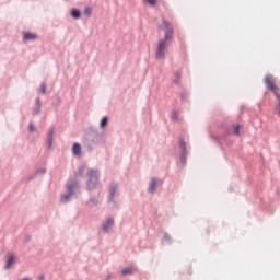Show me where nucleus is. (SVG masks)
<instances>
[{
  "label": "nucleus",
  "instance_id": "1",
  "mask_svg": "<svg viewBox=\"0 0 280 280\" xmlns=\"http://www.w3.org/2000/svg\"><path fill=\"white\" fill-rule=\"evenodd\" d=\"M159 30L164 33V38L158 42L155 58L156 60H165V51H167L172 40H174V26L167 20L162 19Z\"/></svg>",
  "mask_w": 280,
  "mask_h": 280
},
{
  "label": "nucleus",
  "instance_id": "2",
  "mask_svg": "<svg viewBox=\"0 0 280 280\" xmlns=\"http://www.w3.org/2000/svg\"><path fill=\"white\" fill-rule=\"evenodd\" d=\"M265 84H266V86H267V89L269 90V91H272V93H275V96L277 97V95H280L279 94V86H277L276 84H275V77H272V75H267V77H265Z\"/></svg>",
  "mask_w": 280,
  "mask_h": 280
},
{
  "label": "nucleus",
  "instance_id": "3",
  "mask_svg": "<svg viewBox=\"0 0 280 280\" xmlns=\"http://www.w3.org/2000/svg\"><path fill=\"white\" fill-rule=\"evenodd\" d=\"M90 180L88 183L89 189H95V185H97V171H90L89 173Z\"/></svg>",
  "mask_w": 280,
  "mask_h": 280
},
{
  "label": "nucleus",
  "instance_id": "4",
  "mask_svg": "<svg viewBox=\"0 0 280 280\" xmlns=\"http://www.w3.org/2000/svg\"><path fill=\"white\" fill-rule=\"evenodd\" d=\"M14 264H16V256L14 254H11L7 259V264L4 266L5 270H10L12 266H14Z\"/></svg>",
  "mask_w": 280,
  "mask_h": 280
},
{
  "label": "nucleus",
  "instance_id": "5",
  "mask_svg": "<svg viewBox=\"0 0 280 280\" xmlns=\"http://www.w3.org/2000/svg\"><path fill=\"white\" fill-rule=\"evenodd\" d=\"M71 196H73V186L69 185L68 186V194L63 195L61 197V202H69V200L71 199Z\"/></svg>",
  "mask_w": 280,
  "mask_h": 280
},
{
  "label": "nucleus",
  "instance_id": "6",
  "mask_svg": "<svg viewBox=\"0 0 280 280\" xmlns=\"http://www.w3.org/2000/svg\"><path fill=\"white\" fill-rule=\"evenodd\" d=\"M38 38V35L35 33L25 32L23 34V40H36Z\"/></svg>",
  "mask_w": 280,
  "mask_h": 280
},
{
  "label": "nucleus",
  "instance_id": "7",
  "mask_svg": "<svg viewBox=\"0 0 280 280\" xmlns=\"http://www.w3.org/2000/svg\"><path fill=\"white\" fill-rule=\"evenodd\" d=\"M115 224V220L113 218H109L106 220V222L103 224V230H105L106 233H108V230Z\"/></svg>",
  "mask_w": 280,
  "mask_h": 280
},
{
  "label": "nucleus",
  "instance_id": "8",
  "mask_svg": "<svg viewBox=\"0 0 280 280\" xmlns=\"http://www.w3.org/2000/svg\"><path fill=\"white\" fill-rule=\"evenodd\" d=\"M72 152L75 154V156H80V152H82V147L80 143H74L72 147Z\"/></svg>",
  "mask_w": 280,
  "mask_h": 280
},
{
  "label": "nucleus",
  "instance_id": "9",
  "mask_svg": "<svg viewBox=\"0 0 280 280\" xmlns=\"http://www.w3.org/2000/svg\"><path fill=\"white\" fill-rule=\"evenodd\" d=\"M156 178H152L151 183L149 185V191L150 194H154V191H156Z\"/></svg>",
  "mask_w": 280,
  "mask_h": 280
},
{
  "label": "nucleus",
  "instance_id": "10",
  "mask_svg": "<svg viewBox=\"0 0 280 280\" xmlns=\"http://www.w3.org/2000/svg\"><path fill=\"white\" fill-rule=\"evenodd\" d=\"M135 271H136L135 268L129 267V268L122 269V270H121V273H122L124 276H126V275H135Z\"/></svg>",
  "mask_w": 280,
  "mask_h": 280
},
{
  "label": "nucleus",
  "instance_id": "11",
  "mask_svg": "<svg viewBox=\"0 0 280 280\" xmlns=\"http://www.w3.org/2000/svg\"><path fill=\"white\" fill-rule=\"evenodd\" d=\"M160 0H143L144 3H148L151 8H156V4Z\"/></svg>",
  "mask_w": 280,
  "mask_h": 280
},
{
  "label": "nucleus",
  "instance_id": "12",
  "mask_svg": "<svg viewBox=\"0 0 280 280\" xmlns=\"http://www.w3.org/2000/svg\"><path fill=\"white\" fill-rule=\"evenodd\" d=\"M80 15L81 14H80L79 10L74 9V10L71 11L72 19H80Z\"/></svg>",
  "mask_w": 280,
  "mask_h": 280
},
{
  "label": "nucleus",
  "instance_id": "13",
  "mask_svg": "<svg viewBox=\"0 0 280 280\" xmlns=\"http://www.w3.org/2000/svg\"><path fill=\"white\" fill-rule=\"evenodd\" d=\"M107 125H108V117L105 116L101 120V128H106Z\"/></svg>",
  "mask_w": 280,
  "mask_h": 280
},
{
  "label": "nucleus",
  "instance_id": "14",
  "mask_svg": "<svg viewBox=\"0 0 280 280\" xmlns=\"http://www.w3.org/2000/svg\"><path fill=\"white\" fill-rule=\"evenodd\" d=\"M276 98L278 101V106L276 107V110H277V113H278V115L280 117V94H277Z\"/></svg>",
  "mask_w": 280,
  "mask_h": 280
},
{
  "label": "nucleus",
  "instance_id": "15",
  "mask_svg": "<svg viewBox=\"0 0 280 280\" xmlns=\"http://www.w3.org/2000/svg\"><path fill=\"white\" fill-rule=\"evenodd\" d=\"M175 84H178V82H180V72H176L175 73V80H174Z\"/></svg>",
  "mask_w": 280,
  "mask_h": 280
},
{
  "label": "nucleus",
  "instance_id": "16",
  "mask_svg": "<svg viewBox=\"0 0 280 280\" xmlns=\"http://www.w3.org/2000/svg\"><path fill=\"white\" fill-rule=\"evenodd\" d=\"M241 128H242V127H241L240 125H236V126H235V135H237V136L241 135V132H240Z\"/></svg>",
  "mask_w": 280,
  "mask_h": 280
},
{
  "label": "nucleus",
  "instance_id": "17",
  "mask_svg": "<svg viewBox=\"0 0 280 280\" xmlns=\"http://www.w3.org/2000/svg\"><path fill=\"white\" fill-rule=\"evenodd\" d=\"M46 90H47V86L45 84H42L40 85V91H42L43 94L46 93Z\"/></svg>",
  "mask_w": 280,
  "mask_h": 280
},
{
  "label": "nucleus",
  "instance_id": "18",
  "mask_svg": "<svg viewBox=\"0 0 280 280\" xmlns=\"http://www.w3.org/2000/svg\"><path fill=\"white\" fill-rule=\"evenodd\" d=\"M28 130H30V132H34V124H32V122H30V125H28Z\"/></svg>",
  "mask_w": 280,
  "mask_h": 280
},
{
  "label": "nucleus",
  "instance_id": "19",
  "mask_svg": "<svg viewBox=\"0 0 280 280\" xmlns=\"http://www.w3.org/2000/svg\"><path fill=\"white\" fill-rule=\"evenodd\" d=\"M84 14H86L88 16H91V9L90 8H86L84 10Z\"/></svg>",
  "mask_w": 280,
  "mask_h": 280
},
{
  "label": "nucleus",
  "instance_id": "20",
  "mask_svg": "<svg viewBox=\"0 0 280 280\" xmlns=\"http://www.w3.org/2000/svg\"><path fill=\"white\" fill-rule=\"evenodd\" d=\"M113 198H115V188L110 190V200H113Z\"/></svg>",
  "mask_w": 280,
  "mask_h": 280
},
{
  "label": "nucleus",
  "instance_id": "21",
  "mask_svg": "<svg viewBox=\"0 0 280 280\" xmlns=\"http://www.w3.org/2000/svg\"><path fill=\"white\" fill-rule=\"evenodd\" d=\"M172 119H174L175 121L178 119V114H176V113H173V115H172Z\"/></svg>",
  "mask_w": 280,
  "mask_h": 280
}]
</instances>
